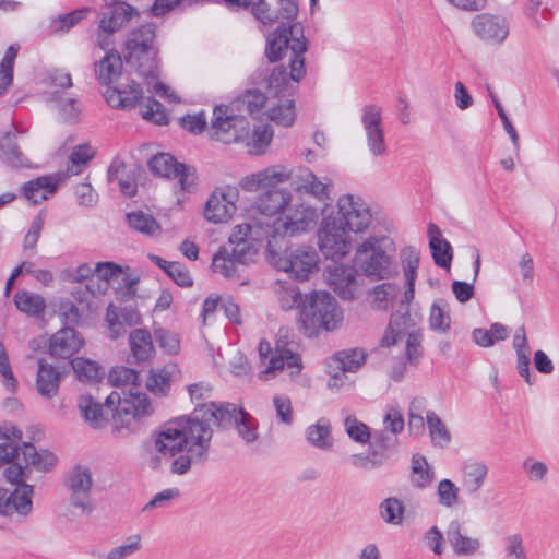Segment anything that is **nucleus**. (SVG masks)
<instances>
[{"label":"nucleus","mask_w":559,"mask_h":559,"mask_svg":"<svg viewBox=\"0 0 559 559\" xmlns=\"http://www.w3.org/2000/svg\"><path fill=\"white\" fill-rule=\"evenodd\" d=\"M148 167L155 175L176 179L182 193H192L197 189L195 169L177 163L170 154H156L150 159Z\"/></svg>","instance_id":"17"},{"label":"nucleus","mask_w":559,"mask_h":559,"mask_svg":"<svg viewBox=\"0 0 559 559\" xmlns=\"http://www.w3.org/2000/svg\"><path fill=\"white\" fill-rule=\"evenodd\" d=\"M460 473L464 491L469 496H475L488 479L489 466L481 460H467L462 464Z\"/></svg>","instance_id":"29"},{"label":"nucleus","mask_w":559,"mask_h":559,"mask_svg":"<svg viewBox=\"0 0 559 559\" xmlns=\"http://www.w3.org/2000/svg\"><path fill=\"white\" fill-rule=\"evenodd\" d=\"M96 150L90 144H81L74 147L70 155L68 176H75L82 173L85 165L95 156Z\"/></svg>","instance_id":"64"},{"label":"nucleus","mask_w":559,"mask_h":559,"mask_svg":"<svg viewBox=\"0 0 559 559\" xmlns=\"http://www.w3.org/2000/svg\"><path fill=\"white\" fill-rule=\"evenodd\" d=\"M435 480V471L427 459L420 454H414L411 460L409 483L415 489L429 488Z\"/></svg>","instance_id":"40"},{"label":"nucleus","mask_w":559,"mask_h":559,"mask_svg":"<svg viewBox=\"0 0 559 559\" xmlns=\"http://www.w3.org/2000/svg\"><path fill=\"white\" fill-rule=\"evenodd\" d=\"M271 239L272 234L266 224L254 221L236 225L230 234L228 247L236 261L246 265L255 261L262 247H265V252L267 251V242Z\"/></svg>","instance_id":"12"},{"label":"nucleus","mask_w":559,"mask_h":559,"mask_svg":"<svg viewBox=\"0 0 559 559\" xmlns=\"http://www.w3.org/2000/svg\"><path fill=\"white\" fill-rule=\"evenodd\" d=\"M328 285L345 300H353L361 293V283L355 266L333 263L325 269Z\"/></svg>","instance_id":"21"},{"label":"nucleus","mask_w":559,"mask_h":559,"mask_svg":"<svg viewBox=\"0 0 559 559\" xmlns=\"http://www.w3.org/2000/svg\"><path fill=\"white\" fill-rule=\"evenodd\" d=\"M135 14V10L126 2H117L102 13L98 23L97 45L103 50L110 46L109 37L119 31Z\"/></svg>","instance_id":"23"},{"label":"nucleus","mask_w":559,"mask_h":559,"mask_svg":"<svg viewBox=\"0 0 559 559\" xmlns=\"http://www.w3.org/2000/svg\"><path fill=\"white\" fill-rule=\"evenodd\" d=\"M21 454V467H27L29 473L32 468L39 472H49L57 464V457L52 452L48 450L37 451L32 443H23Z\"/></svg>","instance_id":"35"},{"label":"nucleus","mask_w":559,"mask_h":559,"mask_svg":"<svg viewBox=\"0 0 559 559\" xmlns=\"http://www.w3.org/2000/svg\"><path fill=\"white\" fill-rule=\"evenodd\" d=\"M325 209L313 204L309 199L293 197L289 205L272 224H266L272 234L271 240H284V237H298L313 230L323 217Z\"/></svg>","instance_id":"9"},{"label":"nucleus","mask_w":559,"mask_h":559,"mask_svg":"<svg viewBox=\"0 0 559 559\" xmlns=\"http://www.w3.org/2000/svg\"><path fill=\"white\" fill-rule=\"evenodd\" d=\"M19 46L11 45L0 62V96H2L13 82V68L17 56Z\"/></svg>","instance_id":"63"},{"label":"nucleus","mask_w":559,"mask_h":559,"mask_svg":"<svg viewBox=\"0 0 559 559\" xmlns=\"http://www.w3.org/2000/svg\"><path fill=\"white\" fill-rule=\"evenodd\" d=\"M295 192L294 197L312 198L317 202L325 203L330 199L331 183L328 179H320L312 170L306 167L290 169L289 180Z\"/></svg>","instance_id":"22"},{"label":"nucleus","mask_w":559,"mask_h":559,"mask_svg":"<svg viewBox=\"0 0 559 559\" xmlns=\"http://www.w3.org/2000/svg\"><path fill=\"white\" fill-rule=\"evenodd\" d=\"M293 197V192L286 188L269 189L257 198L255 207L264 216H280L289 205Z\"/></svg>","instance_id":"30"},{"label":"nucleus","mask_w":559,"mask_h":559,"mask_svg":"<svg viewBox=\"0 0 559 559\" xmlns=\"http://www.w3.org/2000/svg\"><path fill=\"white\" fill-rule=\"evenodd\" d=\"M374 217L369 203L357 194L337 198L335 210L323 214L317 230V246L326 260L345 259L353 250L355 239L366 235Z\"/></svg>","instance_id":"2"},{"label":"nucleus","mask_w":559,"mask_h":559,"mask_svg":"<svg viewBox=\"0 0 559 559\" xmlns=\"http://www.w3.org/2000/svg\"><path fill=\"white\" fill-rule=\"evenodd\" d=\"M157 56L154 24L142 25L129 34L124 45L127 62L135 68L139 75L146 81L151 92L168 102H178L176 93L158 81L159 60Z\"/></svg>","instance_id":"4"},{"label":"nucleus","mask_w":559,"mask_h":559,"mask_svg":"<svg viewBox=\"0 0 559 559\" xmlns=\"http://www.w3.org/2000/svg\"><path fill=\"white\" fill-rule=\"evenodd\" d=\"M343 427L347 435V437L361 445H366L369 443L371 438V430L370 428L359 420L355 415H347L345 416L343 420Z\"/></svg>","instance_id":"60"},{"label":"nucleus","mask_w":559,"mask_h":559,"mask_svg":"<svg viewBox=\"0 0 559 559\" xmlns=\"http://www.w3.org/2000/svg\"><path fill=\"white\" fill-rule=\"evenodd\" d=\"M94 273L103 284H99L97 289L88 284L87 289L92 294L103 295L107 292L109 283L118 280L123 274V269L114 262H97L94 265Z\"/></svg>","instance_id":"49"},{"label":"nucleus","mask_w":559,"mask_h":559,"mask_svg":"<svg viewBox=\"0 0 559 559\" xmlns=\"http://www.w3.org/2000/svg\"><path fill=\"white\" fill-rule=\"evenodd\" d=\"M0 383L9 394H14L19 390V380L14 374L10 356L2 342H0Z\"/></svg>","instance_id":"59"},{"label":"nucleus","mask_w":559,"mask_h":559,"mask_svg":"<svg viewBox=\"0 0 559 559\" xmlns=\"http://www.w3.org/2000/svg\"><path fill=\"white\" fill-rule=\"evenodd\" d=\"M13 301L21 312L29 317H40L46 309V300L41 295L25 289L17 290Z\"/></svg>","instance_id":"45"},{"label":"nucleus","mask_w":559,"mask_h":559,"mask_svg":"<svg viewBox=\"0 0 559 559\" xmlns=\"http://www.w3.org/2000/svg\"><path fill=\"white\" fill-rule=\"evenodd\" d=\"M127 219L132 229L145 236L154 237L162 231L158 222L152 215L142 211L129 213Z\"/></svg>","instance_id":"57"},{"label":"nucleus","mask_w":559,"mask_h":559,"mask_svg":"<svg viewBox=\"0 0 559 559\" xmlns=\"http://www.w3.org/2000/svg\"><path fill=\"white\" fill-rule=\"evenodd\" d=\"M282 241L267 242L266 261L272 267L298 282L309 281L319 272L321 258L313 246L296 243L283 249Z\"/></svg>","instance_id":"5"},{"label":"nucleus","mask_w":559,"mask_h":559,"mask_svg":"<svg viewBox=\"0 0 559 559\" xmlns=\"http://www.w3.org/2000/svg\"><path fill=\"white\" fill-rule=\"evenodd\" d=\"M239 191L236 187L224 186L216 188L207 198L204 209V218L212 224L228 223L237 212Z\"/></svg>","instance_id":"18"},{"label":"nucleus","mask_w":559,"mask_h":559,"mask_svg":"<svg viewBox=\"0 0 559 559\" xmlns=\"http://www.w3.org/2000/svg\"><path fill=\"white\" fill-rule=\"evenodd\" d=\"M438 503L445 509H453L461 503V489L449 478L441 479L436 487Z\"/></svg>","instance_id":"56"},{"label":"nucleus","mask_w":559,"mask_h":559,"mask_svg":"<svg viewBox=\"0 0 559 559\" xmlns=\"http://www.w3.org/2000/svg\"><path fill=\"white\" fill-rule=\"evenodd\" d=\"M143 548V537L140 533L128 535L121 544L110 548L100 559H129Z\"/></svg>","instance_id":"48"},{"label":"nucleus","mask_w":559,"mask_h":559,"mask_svg":"<svg viewBox=\"0 0 559 559\" xmlns=\"http://www.w3.org/2000/svg\"><path fill=\"white\" fill-rule=\"evenodd\" d=\"M248 120L235 115L227 106H216L213 110L211 138L224 144L239 143L246 135Z\"/></svg>","instance_id":"16"},{"label":"nucleus","mask_w":559,"mask_h":559,"mask_svg":"<svg viewBox=\"0 0 559 559\" xmlns=\"http://www.w3.org/2000/svg\"><path fill=\"white\" fill-rule=\"evenodd\" d=\"M395 241L384 235L369 236L356 246L354 262L361 273L373 281L389 280L395 273Z\"/></svg>","instance_id":"7"},{"label":"nucleus","mask_w":559,"mask_h":559,"mask_svg":"<svg viewBox=\"0 0 559 559\" xmlns=\"http://www.w3.org/2000/svg\"><path fill=\"white\" fill-rule=\"evenodd\" d=\"M70 506L80 514L87 515L94 510L92 501L93 476L90 468L75 466L64 479Z\"/></svg>","instance_id":"15"},{"label":"nucleus","mask_w":559,"mask_h":559,"mask_svg":"<svg viewBox=\"0 0 559 559\" xmlns=\"http://www.w3.org/2000/svg\"><path fill=\"white\" fill-rule=\"evenodd\" d=\"M47 84L50 91L47 92L46 100L56 109L60 118L64 121H78L81 114V105L76 97L71 93H67L60 88H69L72 86L70 73L63 70H53L47 76Z\"/></svg>","instance_id":"14"},{"label":"nucleus","mask_w":559,"mask_h":559,"mask_svg":"<svg viewBox=\"0 0 559 559\" xmlns=\"http://www.w3.org/2000/svg\"><path fill=\"white\" fill-rule=\"evenodd\" d=\"M298 12L299 7L296 0H277L274 22H280L281 24L267 35L265 46V56L271 62L281 60L287 50L290 51L288 60L294 59L297 55L294 51V46L297 41H302L305 52L307 51L308 41L304 35L302 27L295 22Z\"/></svg>","instance_id":"6"},{"label":"nucleus","mask_w":559,"mask_h":559,"mask_svg":"<svg viewBox=\"0 0 559 559\" xmlns=\"http://www.w3.org/2000/svg\"><path fill=\"white\" fill-rule=\"evenodd\" d=\"M367 354L361 348H347L335 353L329 360L343 372H357L366 362Z\"/></svg>","instance_id":"42"},{"label":"nucleus","mask_w":559,"mask_h":559,"mask_svg":"<svg viewBox=\"0 0 559 559\" xmlns=\"http://www.w3.org/2000/svg\"><path fill=\"white\" fill-rule=\"evenodd\" d=\"M108 407L117 405L114 413L116 426L128 429H135L139 421L150 417L155 412L151 399L143 392L131 388L128 392H111L106 397Z\"/></svg>","instance_id":"13"},{"label":"nucleus","mask_w":559,"mask_h":559,"mask_svg":"<svg viewBox=\"0 0 559 559\" xmlns=\"http://www.w3.org/2000/svg\"><path fill=\"white\" fill-rule=\"evenodd\" d=\"M430 328L439 333H445L451 325L449 304L443 299L433 301L429 316Z\"/></svg>","instance_id":"61"},{"label":"nucleus","mask_w":559,"mask_h":559,"mask_svg":"<svg viewBox=\"0 0 559 559\" xmlns=\"http://www.w3.org/2000/svg\"><path fill=\"white\" fill-rule=\"evenodd\" d=\"M289 178L290 168L284 165H273L243 176L239 180V188L246 192H257L260 189L285 183Z\"/></svg>","instance_id":"25"},{"label":"nucleus","mask_w":559,"mask_h":559,"mask_svg":"<svg viewBox=\"0 0 559 559\" xmlns=\"http://www.w3.org/2000/svg\"><path fill=\"white\" fill-rule=\"evenodd\" d=\"M88 9H79L70 13L59 14L51 19L49 29L53 34H64L86 17Z\"/></svg>","instance_id":"62"},{"label":"nucleus","mask_w":559,"mask_h":559,"mask_svg":"<svg viewBox=\"0 0 559 559\" xmlns=\"http://www.w3.org/2000/svg\"><path fill=\"white\" fill-rule=\"evenodd\" d=\"M78 407L81 416L93 428L103 427L108 418L107 405L104 406L90 395H82L79 399Z\"/></svg>","instance_id":"41"},{"label":"nucleus","mask_w":559,"mask_h":559,"mask_svg":"<svg viewBox=\"0 0 559 559\" xmlns=\"http://www.w3.org/2000/svg\"><path fill=\"white\" fill-rule=\"evenodd\" d=\"M240 409L231 403L209 402L197 408L193 417L166 424L154 436L155 453L148 456L147 466L159 469L168 463L171 474L186 475L192 464L202 463L209 456L213 437L211 423L227 428Z\"/></svg>","instance_id":"1"},{"label":"nucleus","mask_w":559,"mask_h":559,"mask_svg":"<svg viewBox=\"0 0 559 559\" xmlns=\"http://www.w3.org/2000/svg\"><path fill=\"white\" fill-rule=\"evenodd\" d=\"M361 124L366 144L372 157H383L388 153L382 108L376 104L365 105L361 109Z\"/></svg>","instance_id":"19"},{"label":"nucleus","mask_w":559,"mask_h":559,"mask_svg":"<svg viewBox=\"0 0 559 559\" xmlns=\"http://www.w3.org/2000/svg\"><path fill=\"white\" fill-rule=\"evenodd\" d=\"M0 160L10 167L26 166V160L15 142V135L7 132L0 139Z\"/></svg>","instance_id":"53"},{"label":"nucleus","mask_w":559,"mask_h":559,"mask_svg":"<svg viewBox=\"0 0 559 559\" xmlns=\"http://www.w3.org/2000/svg\"><path fill=\"white\" fill-rule=\"evenodd\" d=\"M471 29L483 43L500 46L510 35V21L501 14L481 13L472 19Z\"/></svg>","instance_id":"20"},{"label":"nucleus","mask_w":559,"mask_h":559,"mask_svg":"<svg viewBox=\"0 0 559 559\" xmlns=\"http://www.w3.org/2000/svg\"><path fill=\"white\" fill-rule=\"evenodd\" d=\"M405 503L399 497H388L379 504V515L388 525H403L405 521Z\"/></svg>","instance_id":"46"},{"label":"nucleus","mask_w":559,"mask_h":559,"mask_svg":"<svg viewBox=\"0 0 559 559\" xmlns=\"http://www.w3.org/2000/svg\"><path fill=\"white\" fill-rule=\"evenodd\" d=\"M259 371L261 381H270L282 373H286L295 381L304 366L299 354L295 353L288 344L278 338L274 346L266 340H261L258 346Z\"/></svg>","instance_id":"11"},{"label":"nucleus","mask_w":559,"mask_h":559,"mask_svg":"<svg viewBox=\"0 0 559 559\" xmlns=\"http://www.w3.org/2000/svg\"><path fill=\"white\" fill-rule=\"evenodd\" d=\"M274 135L273 128L270 124H259L252 130L248 126L246 135L239 143L243 144L247 153L252 156H261L266 153Z\"/></svg>","instance_id":"34"},{"label":"nucleus","mask_w":559,"mask_h":559,"mask_svg":"<svg viewBox=\"0 0 559 559\" xmlns=\"http://www.w3.org/2000/svg\"><path fill=\"white\" fill-rule=\"evenodd\" d=\"M271 71H269L270 73ZM267 74H260L258 86L252 90L246 91L241 96V104L246 110L252 116H265L270 98L273 97V93L266 91L261 86L262 79Z\"/></svg>","instance_id":"37"},{"label":"nucleus","mask_w":559,"mask_h":559,"mask_svg":"<svg viewBox=\"0 0 559 559\" xmlns=\"http://www.w3.org/2000/svg\"><path fill=\"white\" fill-rule=\"evenodd\" d=\"M308 336L320 331H334L343 321V311L336 299L324 290H314L305 295L298 319Z\"/></svg>","instance_id":"8"},{"label":"nucleus","mask_w":559,"mask_h":559,"mask_svg":"<svg viewBox=\"0 0 559 559\" xmlns=\"http://www.w3.org/2000/svg\"><path fill=\"white\" fill-rule=\"evenodd\" d=\"M428 237L435 263L440 267L449 269L453 258L451 245L435 224L428 226Z\"/></svg>","instance_id":"38"},{"label":"nucleus","mask_w":559,"mask_h":559,"mask_svg":"<svg viewBox=\"0 0 559 559\" xmlns=\"http://www.w3.org/2000/svg\"><path fill=\"white\" fill-rule=\"evenodd\" d=\"M71 366L81 382H97L105 376L104 368L93 359L76 357L72 359Z\"/></svg>","instance_id":"50"},{"label":"nucleus","mask_w":559,"mask_h":559,"mask_svg":"<svg viewBox=\"0 0 559 559\" xmlns=\"http://www.w3.org/2000/svg\"><path fill=\"white\" fill-rule=\"evenodd\" d=\"M105 322L108 337L110 340H117L126 334L128 328L141 323V314L133 307H118L114 304H109L106 310Z\"/></svg>","instance_id":"26"},{"label":"nucleus","mask_w":559,"mask_h":559,"mask_svg":"<svg viewBox=\"0 0 559 559\" xmlns=\"http://www.w3.org/2000/svg\"><path fill=\"white\" fill-rule=\"evenodd\" d=\"M129 344L132 356L136 361H146L154 356L155 349L147 330H133L129 335Z\"/></svg>","instance_id":"44"},{"label":"nucleus","mask_w":559,"mask_h":559,"mask_svg":"<svg viewBox=\"0 0 559 559\" xmlns=\"http://www.w3.org/2000/svg\"><path fill=\"white\" fill-rule=\"evenodd\" d=\"M509 335V329L501 323H492L489 329H475L474 342L481 347H490L496 342L504 341Z\"/></svg>","instance_id":"58"},{"label":"nucleus","mask_w":559,"mask_h":559,"mask_svg":"<svg viewBox=\"0 0 559 559\" xmlns=\"http://www.w3.org/2000/svg\"><path fill=\"white\" fill-rule=\"evenodd\" d=\"M61 374L56 367L38 360L36 388L38 393L45 397H52L58 393Z\"/></svg>","instance_id":"39"},{"label":"nucleus","mask_w":559,"mask_h":559,"mask_svg":"<svg viewBox=\"0 0 559 559\" xmlns=\"http://www.w3.org/2000/svg\"><path fill=\"white\" fill-rule=\"evenodd\" d=\"M294 51L298 55L288 60L289 72L284 66H277L261 81V86L273 93L265 116L283 128L292 127L296 120L297 112L293 96L297 85L306 75L304 43L297 41Z\"/></svg>","instance_id":"3"},{"label":"nucleus","mask_w":559,"mask_h":559,"mask_svg":"<svg viewBox=\"0 0 559 559\" xmlns=\"http://www.w3.org/2000/svg\"><path fill=\"white\" fill-rule=\"evenodd\" d=\"M305 439L312 448L329 452L333 450L335 440L332 435V424L326 417L318 418L305 429Z\"/></svg>","instance_id":"32"},{"label":"nucleus","mask_w":559,"mask_h":559,"mask_svg":"<svg viewBox=\"0 0 559 559\" xmlns=\"http://www.w3.org/2000/svg\"><path fill=\"white\" fill-rule=\"evenodd\" d=\"M178 373L179 369L175 365L153 368L148 371L145 388L155 397H166L169 395L171 382Z\"/></svg>","instance_id":"33"},{"label":"nucleus","mask_w":559,"mask_h":559,"mask_svg":"<svg viewBox=\"0 0 559 559\" xmlns=\"http://www.w3.org/2000/svg\"><path fill=\"white\" fill-rule=\"evenodd\" d=\"M242 265L236 261L235 255L230 252L229 247L224 246L213 255L212 269L215 273L226 278L239 277V266Z\"/></svg>","instance_id":"47"},{"label":"nucleus","mask_w":559,"mask_h":559,"mask_svg":"<svg viewBox=\"0 0 559 559\" xmlns=\"http://www.w3.org/2000/svg\"><path fill=\"white\" fill-rule=\"evenodd\" d=\"M59 178L51 176L38 177L26 182L23 188V195L33 204H38L51 197L58 189Z\"/></svg>","instance_id":"36"},{"label":"nucleus","mask_w":559,"mask_h":559,"mask_svg":"<svg viewBox=\"0 0 559 559\" xmlns=\"http://www.w3.org/2000/svg\"><path fill=\"white\" fill-rule=\"evenodd\" d=\"M400 293V286L393 282H385L376 285L369 292V299L374 309H389Z\"/></svg>","instance_id":"51"},{"label":"nucleus","mask_w":559,"mask_h":559,"mask_svg":"<svg viewBox=\"0 0 559 559\" xmlns=\"http://www.w3.org/2000/svg\"><path fill=\"white\" fill-rule=\"evenodd\" d=\"M426 423L432 445L445 449L451 442V432L447 425L433 411L426 413Z\"/></svg>","instance_id":"52"},{"label":"nucleus","mask_w":559,"mask_h":559,"mask_svg":"<svg viewBox=\"0 0 559 559\" xmlns=\"http://www.w3.org/2000/svg\"><path fill=\"white\" fill-rule=\"evenodd\" d=\"M3 475L5 480L14 485L15 488L13 490L4 489L0 516L17 522L28 519L34 510V486L26 484V480L29 479L28 468L13 464L4 469Z\"/></svg>","instance_id":"10"},{"label":"nucleus","mask_w":559,"mask_h":559,"mask_svg":"<svg viewBox=\"0 0 559 559\" xmlns=\"http://www.w3.org/2000/svg\"><path fill=\"white\" fill-rule=\"evenodd\" d=\"M103 95L111 108L131 110L143 99V90L136 81L126 76L116 85L106 87Z\"/></svg>","instance_id":"24"},{"label":"nucleus","mask_w":559,"mask_h":559,"mask_svg":"<svg viewBox=\"0 0 559 559\" xmlns=\"http://www.w3.org/2000/svg\"><path fill=\"white\" fill-rule=\"evenodd\" d=\"M274 290L281 309L287 311L297 306L299 309L301 308L305 296L301 295V292L297 286L287 282H277Z\"/></svg>","instance_id":"55"},{"label":"nucleus","mask_w":559,"mask_h":559,"mask_svg":"<svg viewBox=\"0 0 559 559\" xmlns=\"http://www.w3.org/2000/svg\"><path fill=\"white\" fill-rule=\"evenodd\" d=\"M85 340L75 329L67 326L51 335L48 353L51 357L67 359L79 353Z\"/></svg>","instance_id":"27"},{"label":"nucleus","mask_w":559,"mask_h":559,"mask_svg":"<svg viewBox=\"0 0 559 559\" xmlns=\"http://www.w3.org/2000/svg\"><path fill=\"white\" fill-rule=\"evenodd\" d=\"M238 437L246 443L251 444L259 439V424L254 417L242 408L239 411L233 425Z\"/></svg>","instance_id":"54"},{"label":"nucleus","mask_w":559,"mask_h":559,"mask_svg":"<svg viewBox=\"0 0 559 559\" xmlns=\"http://www.w3.org/2000/svg\"><path fill=\"white\" fill-rule=\"evenodd\" d=\"M400 261L405 283L401 300L403 304H409L415 297V283L420 263V252L413 246L403 247L400 251Z\"/></svg>","instance_id":"28"},{"label":"nucleus","mask_w":559,"mask_h":559,"mask_svg":"<svg viewBox=\"0 0 559 559\" xmlns=\"http://www.w3.org/2000/svg\"><path fill=\"white\" fill-rule=\"evenodd\" d=\"M122 61L116 51H109L106 56L96 64V75L98 81L108 86L117 81L121 74Z\"/></svg>","instance_id":"43"},{"label":"nucleus","mask_w":559,"mask_h":559,"mask_svg":"<svg viewBox=\"0 0 559 559\" xmlns=\"http://www.w3.org/2000/svg\"><path fill=\"white\" fill-rule=\"evenodd\" d=\"M447 538L453 552L457 556H474L481 548L480 539L466 535L459 521L450 522L447 528Z\"/></svg>","instance_id":"31"}]
</instances>
